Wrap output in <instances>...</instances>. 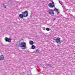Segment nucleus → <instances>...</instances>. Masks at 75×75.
Returning <instances> with one entry per match:
<instances>
[{
	"label": "nucleus",
	"mask_w": 75,
	"mask_h": 75,
	"mask_svg": "<svg viewBox=\"0 0 75 75\" xmlns=\"http://www.w3.org/2000/svg\"><path fill=\"white\" fill-rule=\"evenodd\" d=\"M19 46L20 48H21L22 49H23V50L27 48L26 43L25 42H21L19 44Z\"/></svg>",
	"instance_id": "1"
},
{
	"label": "nucleus",
	"mask_w": 75,
	"mask_h": 75,
	"mask_svg": "<svg viewBox=\"0 0 75 75\" xmlns=\"http://www.w3.org/2000/svg\"><path fill=\"white\" fill-rule=\"evenodd\" d=\"M48 6L50 8H53L55 7V5H54V2L52 1V3H50L48 4Z\"/></svg>",
	"instance_id": "2"
},
{
	"label": "nucleus",
	"mask_w": 75,
	"mask_h": 75,
	"mask_svg": "<svg viewBox=\"0 0 75 75\" xmlns=\"http://www.w3.org/2000/svg\"><path fill=\"white\" fill-rule=\"evenodd\" d=\"M48 13L49 14L51 15V16H54V10L52 9L50 10L47 11Z\"/></svg>",
	"instance_id": "3"
},
{
	"label": "nucleus",
	"mask_w": 75,
	"mask_h": 75,
	"mask_svg": "<svg viewBox=\"0 0 75 75\" xmlns=\"http://www.w3.org/2000/svg\"><path fill=\"white\" fill-rule=\"evenodd\" d=\"M22 14L23 15L24 17H27L28 16V13L27 11L25 12H23L22 13Z\"/></svg>",
	"instance_id": "4"
},
{
	"label": "nucleus",
	"mask_w": 75,
	"mask_h": 75,
	"mask_svg": "<svg viewBox=\"0 0 75 75\" xmlns=\"http://www.w3.org/2000/svg\"><path fill=\"white\" fill-rule=\"evenodd\" d=\"M6 42H11V38H4Z\"/></svg>",
	"instance_id": "5"
},
{
	"label": "nucleus",
	"mask_w": 75,
	"mask_h": 75,
	"mask_svg": "<svg viewBox=\"0 0 75 75\" xmlns=\"http://www.w3.org/2000/svg\"><path fill=\"white\" fill-rule=\"evenodd\" d=\"M55 41L57 42V43H58L60 42L61 43V41H60V38H57L56 39H55Z\"/></svg>",
	"instance_id": "6"
},
{
	"label": "nucleus",
	"mask_w": 75,
	"mask_h": 75,
	"mask_svg": "<svg viewBox=\"0 0 75 75\" xmlns=\"http://www.w3.org/2000/svg\"><path fill=\"white\" fill-rule=\"evenodd\" d=\"M4 59V56L3 55H0V61H2V60H3Z\"/></svg>",
	"instance_id": "7"
},
{
	"label": "nucleus",
	"mask_w": 75,
	"mask_h": 75,
	"mask_svg": "<svg viewBox=\"0 0 75 75\" xmlns=\"http://www.w3.org/2000/svg\"><path fill=\"white\" fill-rule=\"evenodd\" d=\"M29 42L30 45H33V44H34V42L31 40H30Z\"/></svg>",
	"instance_id": "8"
},
{
	"label": "nucleus",
	"mask_w": 75,
	"mask_h": 75,
	"mask_svg": "<svg viewBox=\"0 0 75 75\" xmlns=\"http://www.w3.org/2000/svg\"><path fill=\"white\" fill-rule=\"evenodd\" d=\"M19 17L21 18H23V17H24V15L21 14H20L19 15Z\"/></svg>",
	"instance_id": "9"
},
{
	"label": "nucleus",
	"mask_w": 75,
	"mask_h": 75,
	"mask_svg": "<svg viewBox=\"0 0 75 75\" xmlns=\"http://www.w3.org/2000/svg\"><path fill=\"white\" fill-rule=\"evenodd\" d=\"M35 46H34V45H33L31 47V49H35Z\"/></svg>",
	"instance_id": "10"
},
{
	"label": "nucleus",
	"mask_w": 75,
	"mask_h": 75,
	"mask_svg": "<svg viewBox=\"0 0 75 75\" xmlns=\"http://www.w3.org/2000/svg\"><path fill=\"white\" fill-rule=\"evenodd\" d=\"M59 3L61 4V5H62V7H63V9H64L65 8V7L64 6H62V4L61 3L60 1H59Z\"/></svg>",
	"instance_id": "11"
},
{
	"label": "nucleus",
	"mask_w": 75,
	"mask_h": 75,
	"mask_svg": "<svg viewBox=\"0 0 75 75\" xmlns=\"http://www.w3.org/2000/svg\"><path fill=\"white\" fill-rule=\"evenodd\" d=\"M54 11H56V13H58V9L56 8H55V9H54Z\"/></svg>",
	"instance_id": "12"
},
{
	"label": "nucleus",
	"mask_w": 75,
	"mask_h": 75,
	"mask_svg": "<svg viewBox=\"0 0 75 75\" xmlns=\"http://www.w3.org/2000/svg\"><path fill=\"white\" fill-rule=\"evenodd\" d=\"M46 30L47 31H50V28H46Z\"/></svg>",
	"instance_id": "13"
},
{
	"label": "nucleus",
	"mask_w": 75,
	"mask_h": 75,
	"mask_svg": "<svg viewBox=\"0 0 75 75\" xmlns=\"http://www.w3.org/2000/svg\"><path fill=\"white\" fill-rule=\"evenodd\" d=\"M3 6L4 7V8H6V6H5L4 4L3 5Z\"/></svg>",
	"instance_id": "14"
},
{
	"label": "nucleus",
	"mask_w": 75,
	"mask_h": 75,
	"mask_svg": "<svg viewBox=\"0 0 75 75\" xmlns=\"http://www.w3.org/2000/svg\"><path fill=\"white\" fill-rule=\"evenodd\" d=\"M67 15L68 16H70V13H68L67 14Z\"/></svg>",
	"instance_id": "15"
},
{
	"label": "nucleus",
	"mask_w": 75,
	"mask_h": 75,
	"mask_svg": "<svg viewBox=\"0 0 75 75\" xmlns=\"http://www.w3.org/2000/svg\"><path fill=\"white\" fill-rule=\"evenodd\" d=\"M43 30H45V28H43Z\"/></svg>",
	"instance_id": "16"
},
{
	"label": "nucleus",
	"mask_w": 75,
	"mask_h": 75,
	"mask_svg": "<svg viewBox=\"0 0 75 75\" xmlns=\"http://www.w3.org/2000/svg\"><path fill=\"white\" fill-rule=\"evenodd\" d=\"M57 15H58L59 14V12H57Z\"/></svg>",
	"instance_id": "17"
},
{
	"label": "nucleus",
	"mask_w": 75,
	"mask_h": 75,
	"mask_svg": "<svg viewBox=\"0 0 75 75\" xmlns=\"http://www.w3.org/2000/svg\"><path fill=\"white\" fill-rule=\"evenodd\" d=\"M42 2H45V1H42Z\"/></svg>",
	"instance_id": "18"
},
{
	"label": "nucleus",
	"mask_w": 75,
	"mask_h": 75,
	"mask_svg": "<svg viewBox=\"0 0 75 75\" xmlns=\"http://www.w3.org/2000/svg\"><path fill=\"white\" fill-rule=\"evenodd\" d=\"M55 20V18H54L53 21H54Z\"/></svg>",
	"instance_id": "19"
},
{
	"label": "nucleus",
	"mask_w": 75,
	"mask_h": 75,
	"mask_svg": "<svg viewBox=\"0 0 75 75\" xmlns=\"http://www.w3.org/2000/svg\"><path fill=\"white\" fill-rule=\"evenodd\" d=\"M36 69H37V71H38V69H37V68Z\"/></svg>",
	"instance_id": "20"
},
{
	"label": "nucleus",
	"mask_w": 75,
	"mask_h": 75,
	"mask_svg": "<svg viewBox=\"0 0 75 75\" xmlns=\"http://www.w3.org/2000/svg\"><path fill=\"white\" fill-rule=\"evenodd\" d=\"M37 51H38V50H37Z\"/></svg>",
	"instance_id": "21"
},
{
	"label": "nucleus",
	"mask_w": 75,
	"mask_h": 75,
	"mask_svg": "<svg viewBox=\"0 0 75 75\" xmlns=\"http://www.w3.org/2000/svg\"><path fill=\"white\" fill-rule=\"evenodd\" d=\"M23 20H25V19H23Z\"/></svg>",
	"instance_id": "22"
},
{
	"label": "nucleus",
	"mask_w": 75,
	"mask_h": 75,
	"mask_svg": "<svg viewBox=\"0 0 75 75\" xmlns=\"http://www.w3.org/2000/svg\"><path fill=\"white\" fill-rule=\"evenodd\" d=\"M38 51H39V50H38Z\"/></svg>",
	"instance_id": "23"
},
{
	"label": "nucleus",
	"mask_w": 75,
	"mask_h": 75,
	"mask_svg": "<svg viewBox=\"0 0 75 75\" xmlns=\"http://www.w3.org/2000/svg\"><path fill=\"white\" fill-rule=\"evenodd\" d=\"M23 0L24 1V0Z\"/></svg>",
	"instance_id": "24"
},
{
	"label": "nucleus",
	"mask_w": 75,
	"mask_h": 75,
	"mask_svg": "<svg viewBox=\"0 0 75 75\" xmlns=\"http://www.w3.org/2000/svg\"><path fill=\"white\" fill-rule=\"evenodd\" d=\"M48 66H49V65H48Z\"/></svg>",
	"instance_id": "25"
}]
</instances>
